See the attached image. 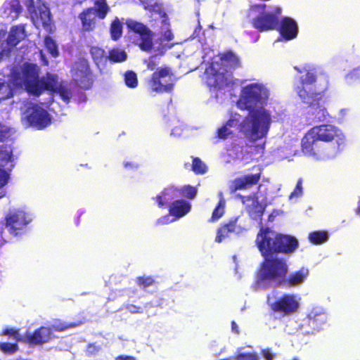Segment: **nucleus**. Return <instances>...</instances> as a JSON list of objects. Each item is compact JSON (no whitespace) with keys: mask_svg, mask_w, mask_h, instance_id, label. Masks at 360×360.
<instances>
[{"mask_svg":"<svg viewBox=\"0 0 360 360\" xmlns=\"http://www.w3.org/2000/svg\"><path fill=\"white\" fill-rule=\"evenodd\" d=\"M278 238V245L279 248H278V252L290 254L297 248L298 241L295 238L281 233H279Z\"/></svg>","mask_w":360,"mask_h":360,"instance_id":"26","label":"nucleus"},{"mask_svg":"<svg viewBox=\"0 0 360 360\" xmlns=\"http://www.w3.org/2000/svg\"><path fill=\"white\" fill-rule=\"evenodd\" d=\"M298 96L304 103L309 105V112L313 116V120L324 122L329 118L330 115L326 108V101L321 92L309 95L307 90L303 88L298 90Z\"/></svg>","mask_w":360,"mask_h":360,"instance_id":"8","label":"nucleus"},{"mask_svg":"<svg viewBox=\"0 0 360 360\" xmlns=\"http://www.w3.org/2000/svg\"><path fill=\"white\" fill-rule=\"evenodd\" d=\"M346 144V136L339 127L330 124L315 126L302 139V151L316 161L335 158Z\"/></svg>","mask_w":360,"mask_h":360,"instance_id":"2","label":"nucleus"},{"mask_svg":"<svg viewBox=\"0 0 360 360\" xmlns=\"http://www.w3.org/2000/svg\"><path fill=\"white\" fill-rule=\"evenodd\" d=\"M71 76L73 81L82 89H89L93 83L91 72L85 59H79L73 64Z\"/></svg>","mask_w":360,"mask_h":360,"instance_id":"19","label":"nucleus"},{"mask_svg":"<svg viewBox=\"0 0 360 360\" xmlns=\"http://www.w3.org/2000/svg\"><path fill=\"white\" fill-rule=\"evenodd\" d=\"M181 196V191L180 189L170 186L167 188H165L164 191L158 195L155 199L158 202V204L160 207H162L163 205L167 204L169 201L173 200L175 198H178Z\"/></svg>","mask_w":360,"mask_h":360,"instance_id":"27","label":"nucleus"},{"mask_svg":"<svg viewBox=\"0 0 360 360\" xmlns=\"http://www.w3.org/2000/svg\"><path fill=\"white\" fill-rule=\"evenodd\" d=\"M183 130V124L177 121L176 125H175L171 130V135L175 137H179L182 134Z\"/></svg>","mask_w":360,"mask_h":360,"instance_id":"48","label":"nucleus"},{"mask_svg":"<svg viewBox=\"0 0 360 360\" xmlns=\"http://www.w3.org/2000/svg\"><path fill=\"white\" fill-rule=\"evenodd\" d=\"M3 335L12 337L15 342L24 341L32 345H40L49 341L51 338V330L49 328L41 327L32 335L27 333L24 337H21L18 330L6 328L4 330Z\"/></svg>","mask_w":360,"mask_h":360,"instance_id":"17","label":"nucleus"},{"mask_svg":"<svg viewBox=\"0 0 360 360\" xmlns=\"http://www.w3.org/2000/svg\"><path fill=\"white\" fill-rule=\"evenodd\" d=\"M172 216L170 215V214L168 215L164 216L158 219V223L159 224H167L174 222L176 220V218H172Z\"/></svg>","mask_w":360,"mask_h":360,"instance_id":"51","label":"nucleus"},{"mask_svg":"<svg viewBox=\"0 0 360 360\" xmlns=\"http://www.w3.org/2000/svg\"><path fill=\"white\" fill-rule=\"evenodd\" d=\"M122 33V22L116 18L112 22L110 26L111 37L114 40L118 39Z\"/></svg>","mask_w":360,"mask_h":360,"instance_id":"34","label":"nucleus"},{"mask_svg":"<svg viewBox=\"0 0 360 360\" xmlns=\"http://www.w3.org/2000/svg\"><path fill=\"white\" fill-rule=\"evenodd\" d=\"M14 132V129L11 126L0 123V141H3L10 138Z\"/></svg>","mask_w":360,"mask_h":360,"instance_id":"37","label":"nucleus"},{"mask_svg":"<svg viewBox=\"0 0 360 360\" xmlns=\"http://www.w3.org/2000/svg\"><path fill=\"white\" fill-rule=\"evenodd\" d=\"M180 191L181 195H184L189 198H193L197 193L196 188L190 186H186L180 189Z\"/></svg>","mask_w":360,"mask_h":360,"instance_id":"44","label":"nucleus"},{"mask_svg":"<svg viewBox=\"0 0 360 360\" xmlns=\"http://www.w3.org/2000/svg\"><path fill=\"white\" fill-rule=\"evenodd\" d=\"M329 234L326 231H316L309 234V241L314 244H321L328 240Z\"/></svg>","mask_w":360,"mask_h":360,"instance_id":"31","label":"nucleus"},{"mask_svg":"<svg viewBox=\"0 0 360 360\" xmlns=\"http://www.w3.org/2000/svg\"><path fill=\"white\" fill-rule=\"evenodd\" d=\"M262 355L265 360H274L276 357V354H274L270 349H263L262 351Z\"/></svg>","mask_w":360,"mask_h":360,"instance_id":"52","label":"nucleus"},{"mask_svg":"<svg viewBox=\"0 0 360 360\" xmlns=\"http://www.w3.org/2000/svg\"><path fill=\"white\" fill-rule=\"evenodd\" d=\"M3 9L4 17L13 20L18 17L21 6L18 0H8L4 3Z\"/></svg>","mask_w":360,"mask_h":360,"instance_id":"28","label":"nucleus"},{"mask_svg":"<svg viewBox=\"0 0 360 360\" xmlns=\"http://www.w3.org/2000/svg\"><path fill=\"white\" fill-rule=\"evenodd\" d=\"M239 60L233 53L227 52L212 59L205 68V79L207 84L214 91L221 93L233 84L231 69L237 66Z\"/></svg>","mask_w":360,"mask_h":360,"instance_id":"5","label":"nucleus"},{"mask_svg":"<svg viewBox=\"0 0 360 360\" xmlns=\"http://www.w3.org/2000/svg\"><path fill=\"white\" fill-rule=\"evenodd\" d=\"M227 225L230 229L231 234L234 233L236 235H239L243 233V232L244 231V229L241 226L238 225L236 221L229 222V224H227Z\"/></svg>","mask_w":360,"mask_h":360,"instance_id":"46","label":"nucleus"},{"mask_svg":"<svg viewBox=\"0 0 360 360\" xmlns=\"http://www.w3.org/2000/svg\"><path fill=\"white\" fill-rule=\"evenodd\" d=\"M137 283L145 288L153 283V279L151 277H140L137 279Z\"/></svg>","mask_w":360,"mask_h":360,"instance_id":"47","label":"nucleus"},{"mask_svg":"<svg viewBox=\"0 0 360 360\" xmlns=\"http://www.w3.org/2000/svg\"><path fill=\"white\" fill-rule=\"evenodd\" d=\"M127 53L124 50L114 49L109 52L108 58L110 61L115 63H121L127 59Z\"/></svg>","mask_w":360,"mask_h":360,"instance_id":"33","label":"nucleus"},{"mask_svg":"<svg viewBox=\"0 0 360 360\" xmlns=\"http://www.w3.org/2000/svg\"><path fill=\"white\" fill-rule=\"evenodd\" d=\"M295 69L301 74H304L301 77V86H298L296 88V91L298 94L299 89H302L304 88L307 90L308 94L310 95L311 94H316V92L311 91V89L308 86L313 83H318L323 80V83H320L318 85L319 86V90L322 91L327 87L328 80L327 77L324 75H320L318 77L317 71L315 69H309L307 67H302L297 68L295 67Z\"/></svg>","mask_w":360,"mask_h":360,"instance_id":"18","label":"nucleus"},{"mask_svg":"<svg viewBox=\"0 0 360 360\" xmlns=\"http://www.w3.org/2000/svg\"><path fill=\"white\" fill-rule=\"evenodd\" d=\"M232 330L236 333H238V326L235 322H232Z\"/></svg>","mask_w":360,"mask_h":360,"instance_id":"57","label":"nucleus"},{"mask_svg":"<svg viewBox=\"0 0 360 360\" xmlns=\"http://www.w3.org/2000/svg\"><path fill=\"white\" fill-rule=\"evenodd\" d=\"M125 84L129 88H136L138 86V78L136 74L131 70L125 72L124 74Z\"/></svg>","mask_w":360,"mask_h":360,"instance_id":"35","label":"nucleus"},{"mask_svg":"<svg viewBox=\"0 0 360 360\" xmlns=\"http://www.w3.org/2000/svg\"><path fill=\"white\" fill-rule=\"evenodd\" d=\"M44 44L49 53L53 57H56L58 54V51L57 46L53 39H51L50 37H46L44 39Z\"/></svg>","mask_w":360,"mask_h":360,"instance_id":"41","label":"nucleus"},{"mask_svg":"<svg viewBox=\"0 0 360 360\" xmlns=\"http://www.w3.org/2000/svg\"><path fill=\"white\" fill-rule=\"evenodd\" d=\"M309 324L316 329H319L328 321V315L325 309L319 306L313 307L308 313Z\"/></svg>","mask_w":360,"mask_h":360,"instance_id":"24","label":"nucleus"},{"mask_svg":"<svg viewBox=\"0 0 360 360\" xmlns=\"http://www.w3.org/2000/svg\"><path fill=\"white\" fill-rule=\"evenodd\" d=\"M281 13L280 7H272L254 20V26L261 31L274 29L278 25V16Z\"/></svg>","mask_w":360,"mask_h":360,"instance_id":"20","label":"nucleus"},{"mask_svg":"<svg viewBox=\"0 0 360 360\" xmlns=\"http://www.w3.org/2000/svg\"><path fill=\"white\" fill-rule=\"evenodd\" d=\"M288 270V267L284 259L268 260L263 263L259 271L256 284L259 288H266L275 285L297 287L302 285L309 275V269L302 267L285 278Z\"/></svg>","mask_w":360,"mask_h":360,"instance_id":"4","label":"nucleus"},{"mask_svg":"<svg viewBox=\"0 0 360 360\" xmlns=\"http://www.w3.org/2000/svg\"><path fill=\"white\" fill-rule=\"evenodd\" d=\"M25 37V28L22 25L15 26L11 28L8 39L7 44L10 46H16Z\"/></svg>","mask_w":360,"mask_h":360,"instance_id":"29","label":"nucleus"},{"mask_svg":"<svg viewBox=\"0 0 360 360\" xmlns=\"http://www.w3.org/2000/svg\"><path fill=\"white\" fill-rule=\"evenodd\" d=\"M123 165L124 167L128 171H134L139 168V165L134 161L125 160Z\"/></svg>","mask_w":360,"mask_h":360,"instance_id":"49","label":"nucleus"},{"mask_svg":"<svg viewBox=\"0 0 360 360\" xmlns=\"http://www.w3.org/2000/svg\"><path fill=\"white\" fill-rule=\"evenodd\" d=\"M233 129H237L241 134L252 142L264 139L268 134L265 131H257V129L252 124L246 122V116L242 117L235 113L231 115L229 120L217 129V136L221 139H225L233 134Z\"/></svg>","mask_w":360,"mask_h":360,"instance_id":"6","label":"nucleus"},{"mask_svg":"<svg viewBox=\"0 0 360 360\" xmlns=\"http://www.w3.org/2000/svg\"><path fill=\"white\" fill-rule=\"evenodd\" d=\"M109 11L110 8L105 0H96L94 7L86 9L79 15L83 29L85 30H93L96 25V17L104 19Z\"/></svg>","mask_w":360,"mask_h":360,"instance_id":"16","label":"nucleus"},{"mask_svg":"<svg viewBox=\"0 0 360 360\" xmlns=\"http://www.w3.org/2000/svg\"><path fill=\"white\" fill-rule=\"evenodd\" d=\"M237 360H259V357L255 353L241 352L237 356Z\"/></svg>","mask_w":360,"mask_h":360,"instance_id":"45","label":"nucleus"},{"mask_svg":"<svg viewBox=\"0 0 360 360\" xmlns=\"http://www.w3.org/2000/svg\"><path fill=\"white\" fill-rule=\"evenodd\" d=\"M206 165L199 158L193 160L192 169L197 174H203L206 172Z\"/></svg>","mask_w":360,"mask_h":360,"instance_id":"42","label":"nucleus"},{"mask_svg":"<svg viewBox=\"0 0 360 360\" xmlns=\"http://www.w3.org/2000/svg\"><path fill=\"white\" fill-rule=\"evenodd\" d=\"M260 179V174L248 173L239 176L229 182V188L231 193L238 190H245L258 183Z\"/></svg>","mask_w":360,"mask_h":360,"instance_id":"21","label":"nucleus"},{"mask_svg":"<svg viewBox=\"0 0 360 360\" xmlns=\"http://www.w3.org/2000/svg\"><path fill=\"white\" fill-rule=\"evenodd\" d=\"M16 156L13 155L11 146H0V169L11 172L16 162Z\"/></svg>","mask_w":360,"mask_h":360,"instance_id":"22","label":"nucleus"},{"mask_svg":"<svg viewBox=\"0 0 360 360\" xmlns=\"http://www.w3.org/2000/svg\"><path fill=\"white\" fill-rule=\"evenodd\" d=\"M176 82L174 75L169 67H160L153 73L148 82L151 91L156 93L170 92Z\"/></svg>","mask_w":360,"mask_h":360,"instance_id":"11","label":"nucleus"},{"mask_svg":"<svg viewBox=\"0 0 360 360\" xmlns=\"http://www.w3.org/2000/svg\"><path fill=\"white\" fill-rule=\"evenodd\" d=\"M1 58H2V54L0 53V60H1Z\"/></svg>","mask_w":360,"mask_h":360,"instance_id":"61","label":"nucleus"},{"mask_svg":"<svg viewBox=\"0 0 360 360\" xmlns=\"http://www.w3.org/2000/svg\"><path fill=\"white\" fill-rule=\"evenodd\" d=\"M18 349L17 343L0 342V350L4 354H13Z\"/></svg>","mask_w":360,"mask_h":360,"instance_id":"38","label":"nucleus"},{"mask_svg":"<svg viewBox=\"0 0 360 360\" xmlns=\"http://www.w3.org/2000/svg\"><path fill=\"white\" fill-rule=\"evenodd\" d=\"M4 195H5V191H0V198L4 197Z\"/></svg>","mask_w":360,"mask_h":360,"instance_id":"59","label":"nucleus"},{"mask_svg":"<svg viewBox=\"0 0 360 360\" xmlns=\"http://www.w3.org/2000/svg\"><path fill=\"white\" fill-rule=\"evenodd\" d=\"M32 214L25 207H13L4 217V226L8 233L17 236L32 221Z\"/></svg>","mask_w":360,"mask_h":360,"instance_id":"7","label":"nucleus"},{"mask_svg":"<svg viewBox=\"0 0 360 360\" xmlns=\"http://www.w3.org/2000/svg\"><path fill=\"white\" fill-rule=\"evenodd\" d=\"M39 67L34 63H24L15 66L8 82L0 78V102L11 98L15 89L21 88L34 96H39L46 90L51 96L58 95L68 103L72 96L68 85L59 82L55 74L47 73L46 77L39 78Z\"/></svg>","mask_w":360,"mask_h":360,"instance_id":"1","label":"nucleus"},{"mask_svg":"<svg viewBox=\"0 0 360 360\" xmlns=\"http://www.w3.org/2000/svg\"><path fill=\"white\" fill-rule=\"evenodd\" d=\"M130 30L132 41L142 50L148 51L153 46V34L144 25L132 20L126 22Z\"/></svg>","mask_w":360,"mask_h":360,"instance_id":"14","label":"nucleus"},{"mask_svg":"<svg viewBox=\"0 0 360 360\" xmlns=\"http://www.w3.org/2000/svg\"><path fill=\"white\" fill-rule=\"evenodd\" d=\"M26 6L35 26L41 25L47 31L51 32L52 30L51 14L41 0H26Z\"/></svg>","mask_w":360,"mask_h":360,"instance_id":"12","label":"nucleus"},{"mask_svg":"<svg viewBox=\"0 0 360 360\" xmlns=\"http://www.w3.org/2000/svg\"><path fill=\"white\" fill-rule=\"evenodd\" d=\"M229 156L233 157L234 159L248 161L250 157L247 152V150H244L240 146L236 145L229 150Z\"/></svg>","mask_w":360,"mask_h":360,"instance_id":"32","label":"nucleus"},{"mask_svg":"<svg viewBox=\"0 0 360 360\" xmlns=\"http://www.w3.org/2000/svg\"><path fill=\"white\" fill-rule=\"evenodd\" d=\"M302 195V180L299 179L294 191L289 195V200L296 202Z\"/></svg>","mask_w":360,"mask_h":360,"instance_id":"39","label":"nucleus"},{"mask_svg":"<svg viewBox=\"0 0 360 360\" xmlns=\"http://www.w3.org/2000/svg\"><path fill=\"white\" fill-rule=\"evenodd\" d=\"M51 117L47 110L39 105L29 103L22 112V122L27 127L37 129L46 128L51 124Z\"/></svg>","mask_w":360,"mask_h":360,"instance_id":"10","label":"nucleus"},{"mask_svg":"<svg viewBox=\"0 0 360 360\" xmlns=\"http://www.w3.org/2000/svg\"><path fill=\"white\" fill-rule=\"evenodd\" d=\"M356 212H357V213H359L360 214V200L358 202V207H357Z\"/></svg>","mask_w":360,"mask_h":360,"instance_id":"58","label":"nucleus"},{"mask_svg":"<svg viewBox=\"0 0 360 360\" xmlns=\"http://www.w3.org/2000/svg\"><path fill=\"white\" fill-rule=\"evenodd\" d=\"M44 64L45 65H47L48 64V62L46 60H44Z\"/></svg>","mask_w":360,"mask_h":360,"instance_id":"62","label":"nucleus"},{"mask_svg":"<svg viewBox=\"0 0 360 360\" xmlns=\"http://www.w3.org/2000/svg\"><path fill=\"white\" fill-rule=\"evenodd\" d=\"M127 309L132 314L140 312V308L133 304L128 305Z\"/></svg>","mask_w":360,"mask_h":360,"instance_id":"55","label":"nucleus"},{"mask_svg":"<svg viewBox=\"0 0 360 360\" xmlns=\"http://www.w3.org/2000/svg\"><path fill=\"white\" fill-rule=\"evenodd\" d=\"M301 297L297 294L285 293L274 302L270 303V307L276 313L283 316L297 313L300 308Z\"/></svg>","mask_w":360,"mask_h":360,"instance_id":"15","label":"nucleus"},{"mask_svg":"<svg viewBox=\"0 0 360 360\" xmlns=\"http://www.w3.org/2000/svg\"><path fill=\"white\" fill-rule=\"evenodd\" d=\"M279 32L281 35L285 40L295 39L298 34V25L297 22L288 17L281 19L279 25Z\"/></svg>","mask_w":360,"mask_h":360,"instance_id":"23","label":"nucleus"},{"mask_svg":"<svg viewBox=\"0 0 360 360\" xmlns=\"http://www.w3.org/2000/svg\"><path fill=\"white\" fill-rule=\"evenodd\" d=\"M271 94L269 86L262 82L256 81L245 84L240 89L239 98L236 103L240 110L248 111L246 122L255 127L257 131H265L267 134L274 122V116L264 105Z\"/></svg>","mask_w":360,"mask_h":360,"instance_id":"3","label":"nucleus"},{"mask_svg":"<svg viewBox=\"0 0 360 360\" xmlns=\"http://www.w3.org/2000/svg\"><path fill=\"white\" fill-rule=\"evenodd\" d=\"M245 210L252 219H259L267 205L266 193L261 188L257 193L248 195H239Z\"/></svg>","mask_w":360,"mask_h":360,"instance_id":"13","label":"nucleus"},{"mask_svg":"<svg viewBox=\"0 0 360 360\" xmlns=\"http://www.w3.org/2000/svg\"><path fill=\"white\" fill-rule=\"evenodd\" d=\"M174 36L169 30H167L162 34V41H169L172 40Z\"/></svg>","mask_w":360,"mask_h":360,"instance_id":"53","label":"nucleus"},{"mask_svg":"<svg viewBox=\"0 0 360 360\" xmlns=\"http://www.w3.org/2000/svg\"><path fill=\"white\" fill-rule=\"evenodd\" d=\"M231 235L230 229L227 224L224 225L219 227L217 231V236L215 238V241L217 243H221L225 240L226 238H229Z\"/></svg>","mask_w":360,"mask_h":360,"instance_id":"36","label":"nucleus"},{"mask_svg":"<svg viewBox=\"0 0 360 360\" xmlns=\"http://www.w3.org/2000/svg\"><path fill=\"white\" fill-rule=\"evenodd\" d=\"M8 179V173L6 172V171H2L1 169H0V189L4 187Z\"/></svg>","mask_w":360,"mask_h":360,"instance_id":"50","label":"nucleus"},{"mask_svg":"<svg viewBox=\"0 0 360 360\" xmlns=\"http://www.w3.org/2000/svg\"><path fill=\"white\" fill-rule=\"evenodd\" d=\"M279 233L276 231L266 227H262L257 233L256 244L262 255L266 261H275L270 259L273 254L278 252V242L279 240Z\"/></svg>","mask_w":360,"mask_h":360,"instance_id":"9","label":"nucleus"},{"mask_svg":"<svg viewBox=\"0 0 360 360\" xmlns=\"http://www.w3.org/2000/svg\"><path fill=\"white\" fill-rule=\"evenodd\" d=\"M197 64H200V62L198 61ZM197 66L194 67L193 69H195Z\"/></svg>","mask_w":360,"mask_h":360,"instance_id":"63","label":"nucleus"},{"mask_svg":"<svg viewBox=\"0 0 360 360\" xmlns=\"http://www.w3.org/2000/svg\"><path fill=\"white\" fill-rule=\"evenodd\" d=\"M259 150H261L262 153H263L264 150V145L259 146Z\"/></svg>","mask_w":360,"mask_h":360,"instance_id":"60","label":"nucleus"},{"mask_svg":"<svg viewBox=\"0 0 360 360\" xmlns=\"http://www.w3.org/2000/svg\"><path fill=\"white\" fill-rule=\"evenodd\" d=\"M191 204L185 200H176L172 202L169 205L170 215L176 219L183 217L190 212Z\"/></svg>","mask_w":360,"mask_h":360,"instance_id":"25","label":"nucleus"},{"mask_svg":"<svg viewBox=\"0 0 360 360\" xmlns=\"http://www.w3.org/2000/svg\"><path fill=\"white\" fill-rule=\"evenodd\" d=\"M218 197L219 199L218 205L214 210L212 217L210 218V221L214 222L218 221L224 214L225 212V205L226 201L224 198L223 194L221 192L218 193Z\"/></svg>","mask_w":360,"mask_h":360,"instance_id":"30","label":"nucleus"},{"mask_svg":"<svg viewBox=\"0 0 360 360\" xmlns=\"http://www.w3.org/2000/svg\"><path fill=\"white\" fill-rule=\"evenodd\" d=\"M91 53L96 63H100L103 59H107V57L105 56L104 50L99 47H92L91 49Z\"/></svg>","mask_w":360,"mask_h":360,"instance_id":"40","label":"nucleus"},{"mask_svg":"<svg viewBox=\"0 0 360 360\" xmlns=\"http://www.w3.org/2000/svg\"><path fill=\"white\" fill-rule=\"evenodd\" d=\"M116 360H136L134 357L130 356H120Z\"/></svg>","mask_w":360,"mask_h":360,"instance_id":"56","label":"nucleus"},{"mask_svg":"<svg viewBox=\"0 0 360 360\" xmlns=\"http://www.w3.org/2000/svg\"><path fill=\"white\" fill-rule=\"evenodd\" d=\"M156 59H157V57H155V56L150 58V59L148 62V65H147L148 69L153 70L155 68V67L157 65Z\"/></svg>","mask_w":360,"mask_h":360,"instance_id":"54","label":"nucleus"},{"mask_svg":"<svg viewBox=\"0 0 360 360\" xmlns=\"http://www.w3.org/2000/svg\"><path fill=\"white\" fill-rule=\"evenodd\" d=\"M75 326H76L75 324L66 323L60 320H56L53 322V323L52 324L53 329H54L55 330H57V331H63L67 328L75 327Z\"/></svg>","mask_w":360,"mask_h":360,"instance_id":"43","label":"nucleus"}]
</instances>
